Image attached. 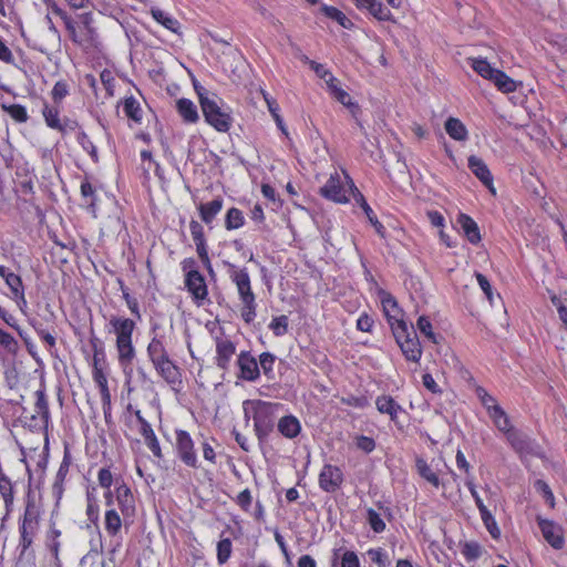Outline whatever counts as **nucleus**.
I'll return each instance as SVG.
<instances>
[{"instance_id":"f257e3e1","label":"nucleus","mask_w":567,"mask_h":567,"mask_svg":"<svg viewBox=\"0 0 567 567\" xmlns=\"http://www.w3.org/2000/svg\"><path fill=\"white\" fill-rule=\"evenodd\" d=\"M110 324L116 336V351L118 363L124 373L130 375L132 373V363L136 357V350L133 346V331L136 327L135 321L130 318L113 316L110 319Z\"/></svg>"},{"instance_id":"f03ea898","label":"nucleus","mask_w":567,"mask_h":567,"mask_svg":"<svg viewBox=\"0 0 567 567\" xmlns=\"http://www.w3.org/2000/svg\"><path fill=\"white\" fill-rule=\"evenodd\" d=\"M229 277L236 285L239 299L243 302L241 318L245 322L250 323L256 317V297L251 290L250 277L246 268L239 269L233 264H228Z\"/></svg>"},{"instance_id":"7ed1b4c3","label":"nucleus","mask_w":567,"mask_h":567,"mask_svg":"<svg viewBox=\"0 0 567 567\" xmlns=\"http://www.w3.org/2000/svg\"><path fill=\"white\" fill-rule=\"evenodd\" d=\"M199 97L200 107L206 122L218 132L229 131L233 118L229 113L224 112L216 101L215 94H209L204 87L195 85Z\"/></svg>"},{"instance_id":"20e7f679","label":"nucleus","mask_w":567,"mask_h":567,"mask_svg":"<svg viewBox=\"0 0 567 567\" xmlns=\"http://www.w3.org/2000/svg\"><path fill=\"white\" fill-rule=\"evenodd\" d=\"M392 333L404 358L417 363L423 351L414 327L406 322L392 323Z\"/></svg>"},{"instance_id":"39448f33","label":"nucleus","mask_w":567,"mask_h":567,"mask_svg":"<svg viewBox=\"0 0 567 567\" xmlns=\"http://www.w3.org/2000/svg\"><path fill=\"white\" fill-rule=\"evenodd\" d=\"M40 526V508L32 496L28 495L24 513L19 526L20 543L22 553H24L33 543Z\"/></svg>"},{"instance_id":"423d86ee","label":"nucleus","mask_w":567,"mask_h":567,"mask_svg":"<svg viewBox=\"0 0 567 567\" xmlns=\"http://www.w3.org/2000/svg\"><path fill=\"white\" fill-rule=\"evenodd\" d=\"M279 408V403L260 400L255 402L252 420L256 435L260 441H264L272 432Z\"/></svg>"},{"instance_id":"0eeeda50","label":"nucleus","mask_w":567,"mask_h":567,"mask_svg":"<svg viewBox=\"0 0 567 567\" xmlns=\"http://www.w3.org/2000/svg\"><path fill=\"white\" fill-rule=\"evenodd\" d=\"M175 434H176L175 447H176L178 457L187 466L197 468L198 467L197 455L195 452L194 441L190 437L189 433L184 430H177L175 432Z\"/></svg>"},{"instance_id":"6e6552de","label":"nucleus","mask_w":567,"mask_h":567,"mask_svg":"<svg viewBox=\"0 0 567 567\" xmlns=\"http://www.w3.org/2000/svg\"><path fill=\"white\" fill-rule=\"evenodd\" d=\"M185 287L192 295L194 302L197 306H203L208 296V289L204 276L197 270H188L185 275Z\"/></svg>"},{"instance_id":"1a4fd4ad","label":"nucleus","mask_w":567,"mask_h":567,"mask_svg":"<svg viewBox=\"0 0 567 567\" xmlns=\"http://www.w3.org/2000/svg\"><path fill=\"white\" fill-rule=\"evenodd\" d=\"M506 440L520 457L537 454L538 446L535 441L517 430L508 432Z\"/></svg>"},{"instance_id":"9d476101","label":"nucleus","mask_w":567,"mask_h":567,"mask_svg":"<svg viewBox=\"0 0 567 567\" xmlns=\"http://www.w3.org/2000/svg\"><path fill=\"white\" fill-rule=\"evenodd\" d=\"M537 523L545 540L555 549L563 548L565 540L561 526L542 517H537Z\"/></svg>"},{"instance_id":"9b49d317","label":"nucleus","mask_w":567,"mask_h":567,"mask_svg":"<svg viewBox=\"0 0 567 567\" xmlns=\"http://www.w3.org/2000/svg\"><path fill=\"white\" fill-rule=\"evenodd\" d=\"M239 368L238 378L248 382L256 381L260 375V369L255 357L248 351H243L237 358Z\"/></svg>"},{"instance_id":"f8f14e48","label":"nucleus","mask_w":567,"mask_h":567,"mask_svg":"<svg viewBox=\"0 0 567 567\" xmlns=\"http://www.w3.org/2000/svg\"><path fill=\"white\" fill-rule=\"evenodd\" d=\"M343 475L338 466L327 464L319 475V485L327 493L336 492L342 484Z\"/></svg>"},{"instance_id":"ddd939ff","label":"nucleus","mask_w":567,"mask_h":567,"mask_svg":"<svg viewBox=\"0 0 567 567\" xmlns=\"http://www.w3.org/2000/svg\"><path fill=\"white\" fill-rule=\"evenodd\" d=\"M320 194L336 203H347L349 200L347 190L340 182L338 173L330 175L327 183L320 188Z\"/></svg>"},{"instance_id":"4468645a","label":"nucleus","mask_w":567,"mask_h":567,"mask_svg":"<svg viewBox=\"0 0 567 567\" xmlns=\"http://www.w3.org/2000/svg\"><path fill=\"white\" fill-rule=\"evenodd\" d=\"M117 506L123 515V519L133 517L135 513V499L130 487L122 483L115 488Z\"/></svg>"},{"instance_id":"2eb2a0df","label":"nucleus","mask_w":567,"mask_h":567,"mask_svg":"<svg viewBox=\"0 0 567 567\" xmlns=\"http://www.w3.org/2000/svg\"><path fill=\"white\" fill-rule=\"evenodd\" d=\"M0 277L4 279L7 286L11 290L12 296L18 301V303H22L25 306L27 300L24 298V287L21 277L12 272L6 266H0Z\"/></svg>"},{"instance_id":"dca6fc26","label":"nucleus","mask_w":567,"mask_h":567,"mask_svg":"<svg viewBox=\"0 0 567 567\" xmlns=\"http://www.w3.org/2000/svg\"><path fill=\"white\" fill-rule=\"evenodd\" d=\"M235 352L236 346L233 341L225 338L216 339V364L218 368L227 370Z\"/></svg>"},{"instance_id":"f3484780","label":"nucleus","mask_w":567,"mask_h":567,"mask_svg":"<svg viewBox=\"0 0 567 567\" xmlns=\"http://www.w3.org/2000/svg\"><path fill=\"white\" fill-rule=\"evenodd\" d=\"M78 33L81 38H79V44L91 43L96 37V30L93 25L94 19L91 12H84L78 14Z\"/></svg>"},{"instance_id":"a211bd4d","label":"nucleus","mask_w":567,"mask_h":567,"mask_svg":"<svg viewBox=\"0 0 567 567\" xmlns=\"http://www.w3.org/2000/svg\"><path fill=\"white\" fill-rule=\"evenodd\" d=\"M468 168L493 193V177L484 161L475 155L468 157Z\"/></svg>"},{"instance_id":"6ab92c4d","label":"nucleus","mask_w":567,"mask_h":567,"mask_svg":"<svg viewBox=\"0 0 567 567\" xmlns=\"http://www.w3.org/2000/svg\"><path fill=\"white\" fill-rule=\"evenodd\" d=\"M350 189L353 193V198L358 205L363 209L364 214L367 215L369 221L374 227L375 231L384 237V226L378 220L375 214L373 213L372 208L367 203L364 196L358 190V188L354 186L352 181L350 179Z\"/></svg>"},{"instance_id":"aec40b11","label":"nucleus","mask_w":567,"mask_h":567,"mask_svg":"<svg viewBox=\"0 0 567 567\" xmlns=\"http://www.w3.org/2000/svg\"><path fill=\"white\" fill-rule=\"evenodd\" d=\"M359 9H367L379 21H394L391 11L377 0H353Z\"/></svg>"},{"instance_id":"412c9836","label":"nucleus","mask_w":567,"mask_h":567,"mask_svg":"<svg viewBox=\"0 0 567 567\" xmlns=\"http://www.w3.org/2000/svg\"><path fill=\"white\" fill-rule=\"evenodd\" d=\"M34 394L37 399L34 403L35 414L31 415V420L34 421L39 416L42 425L48 427L50 421V410L44 386L41 385V388L38 389Z\"/></svg>"},{"instance_id":"4be33fe9","label":"nucleus","mask_w":567,"mask_h":567,"mask_svg":"<svg viewBox=\"0 0 567 567\" xmlns=\"http://www.w3.org/2000/svg\"><path fill=\"white\" fill-rule=\"evenodd\" d=\"M224 206V199L216 197L212 202L200 203L197 207L202 221L210 225Z\"/></svg>"},{"instance_id":"5701e85b","label":"nucleus","mask_w":567,"mask_h":567,"mask_svg":"<svg viewBox=\"0 0 567 567\" xmlns=\"http://www.w3.org/2000/svg\"><path fill=\"white\" fill-rule=\"evenodd\" d=\"M464 235L471 244H478L481 241V234L476 221L466 214L461 213L457 217Z\"/></svg>"},{"instance_id":"b1692460","label":"nucleus","mask_w":567,"mask_h":567,"mask_svg":"<svg viewBox=\"0 0 567 567\" xmlns=\"http://www.w3.org/2000/svg\"><path fill=\"white\" fill-rule=\"evenodd\" d=\"M381 303L388 322L392 327V323L405 322L400 318L401 310L398 306L396 300L390 293H382Z\"/></svg>"},{"instance_id":"393cba45","label":"nucleus","mask_w":567,"mask_h":567,"mask_svg":"<svg viewBox=\"0 0 567 567\" xmlns=\"http://www.w3.org/2000/svg\"><path fill=\"white\" fill-rule=\"evenodd\" d=\"M278 431L287 439H295L301 432V424L293 415H286L278 421Z\"/></svg>"},{"instance_id":"a878e982","label":"nucleus","mask_w":567,"mask_h":567,"mask_svg":"<svg viewBox=\"0 0 567 567\" xmlns=\"http://www.w3.org/2000/svg\"><path fill=\"white\" fill-rule=\"evenodd\" d=\"M375 405L380 413L389 414L392 421H395L398 413L402 411L401 405H399L393 398L388 395L377 398Z\"/></svg>"},{"instance_id":"bb28decb","label":"nucleus","mask_w":567,"mask_h":567,"mask_svg":"<svg viewBox=\"0 0 567 567\" xmlns=\"http://www.w3.org/2000/svg\"><path fill=\"white\" fill-rule=\"evenodd\" d=\"M140 432H141L142 436L144 437L147 447L152 451L154 456H156L157 458H162L163 454H162V450L159 446V442H158L151 424L148 422H144L143 427H140Z\"/></svg>"},{"instance_id":"cd10ccee","label":"nucleus","mask_w":567,"mask_h":567,"mask_svg":"<svg viewBox=\"0 0 567 567\" xmlns=\"http://www.w3.org/2000/svg\"><path fill=\"white\" fill-rule=\"evenodd\" d=\"M154 369L167 383L176 384L181 382V369L173 361L161 364Z\"/></svg>"},{"instance_id":"c85d7f7f","label":"nucleus","mask_w":567,"mask_h":567,"mask_svg":"<svg viewBox=\"0 0 567 567\" xmlns=\"http://www.w3.org/2000/svg\"><path fill=\"white\" fill-rule=\"evenodd\" d=\"M177 111L185 122L195 123L198 121L196 105L188 99H179L176 103Z\"/></svg>"},{"instance_id":"c756f323","label":"nucleus","mask_w":567,"mask_h":567,"mask_svg":"<svg viewBox=\"0 0 567 567\" xmlns=\"http://www.w3.org/2000/svg\"><path fill=\"white\" fill-rule=\"evenodd\" d=\"M445 131L455 141L467 140V130L458 118L449 117L445 122Z\"/></svg>"},{"instance_id":"7c9ffc66","label":"nucleus","mask_w":567,"mask_h":567,"mask_svg":"<svg viewBox=\"0 0 567 567\" xmlns=\"http://www.w3.org/2000/svg\"><path fill=\"white\" fill-rule=\"evenodd\" d=\"M104 525L111 537L116 538L118 536L122 528V518L116 509L111 508L105 512Z\"/></svg>"},{"instance_id":"2f4dec72","label":"nucleus","mask_w":567,"mask_h":567,"mask_svg":"<svg viewBox=\"0 0 567 567\" xmlns=\"http://www.w3.org/2000/svg\"><path fill=\"white\" fill-rule=\"evenodd\" d=\"M492 82L503 93H512L517 90V82L498 69L494 72Z\"/></svg>"},{"instance_id":"473e14b6","label":"nucleus","mask_w":567,"mask_h":567,"mask_svg":"<svg viewBox=\"0 0 567 567\" xmlns=\"http://www.w3.org/2000/svg\"><path fill=\"white\" fill-rule=\"evenodd\" d=\"M340 559L341 567H360L358 555L352 550L338 548L333 550V564Z\"/></svg>"},{"instance_id":"72a5a7b5","label":"nucleus","mask_w":567,"mask_h":567,"mask_svg":"<svg viewBox=\"0 0 567 567\" xmlns=\"http://www.w3.org/2000/svg\"><path fill=\"white\" fill-rule=\"evenodd\" d=\"M42 115L48 127L52 130L61 128V117L59 106L44 103Z\"/></svg>"},{"instance_id":"f704fd0d","label":"nucleus","mask_w":567,"mask_h":567,"mask_svg":"<svg viewBox=\"0 0 567 567\" xmlns=\"http://www.w3.org/2000/svg\"><path fill=\"white\" fill-rule=\"evenodd\" d=\"M0 494L3 498L6 509L9 513L13 505L14 494L10 478L0 472Z\"/></svg>"},{"instance_id":"c9c22d12","label":"nucleus","mask_w":567,"mask_h":567,"mask_svg":"<svg viewBox=\"0 0 567 567\" xmlns=\"http://www.w3.org/2000/svg\"><path fill=\"white\" fill-rule=\"evenodd\" d=\"M151 14L158 23H161L166 29L171 30L172 32H177L179 29V22L169 16L168 13L164 12L163 10L158 8H152Z\"/></svg>"},{"instance_id":"e433bc0d","label":"nucleus","mask_w":567,"mask_h":567,"mask_svg":"<svg viewBox=\"0 0 567 567\" xmlns=\"http://www.w3.org/2000/svg\"><path fill=\"white\" fill-rule=\"evenodd\" d=\"M415 466H416L417 473L420 474L421 477H423L426 482H429L434 487L440 486V478H439L437 474L423 458H417L415 462Z\"/></svg>"},{"instance_id":"4c0bfd02","label":"nucleus","mask_w":567,"mask_h":567,"mask_svg":"<svg viewBox=\"0 0 567 567\" xmlns=\"http://www.w3.org/2000/svg\"><path fill=\"white\" fill-rule=\"evenodd\" d=\"M468 61L475 72H477L482 78L492 81L494 72H496L497 69L492 68L485 59L470 58Z\"/></svg>"},{"instance_id":"58836bf2","label":"nucleus","mask_w":567,"mask_h":567,"mask_svg":"<svg viewBox=\"0 0 567 567\" xmlns=\"http://www.w3.org/2000/svg\"><path fill=\"white\" fill-rule=\"evenodd\" d=\"M489 417L493 420L495 426L502 431V432H505L506 435L508 434V432H512L514 429H512L511 426V421H509V417L508 415L506 414V412L502 409V406L499 408H494V412H492L491 414H488Z\"/></svg>"},{"instance_id":"ea45409f","label":"nucleus","mask_w":567,"mask_h":567,"mask_svg":"<svg viewBox=\"0 0 567 567\" xmlns=\"http://www.w3.org/2000/svg\"><path fill=\"white\" fill-rule=\"evenodd\" d=\"M245 224V217L240 209L231 207L227 210L225 216V228L227 230H234L243 227Z\"/></svg>"},{"instance_id":"a19ab883","label":"nucleus","mask_w":567,"mask_h":567,"mask_svg":"<svg viewBox=\"0 0 567 567\" xmlns=\"http://www.w3.org/2000/svg\"><path fill=\"white\" fill-rule=\"evenodd\" d=\"M321 12L326 17L337 21L341 27L346 29H350L353 25L351 20L348 19L347 16L336 7L323 4L321 7Z\"/></svg>"},{"instance_id":"79ce46f5","label":"nucleus","mask_w":567,"mask_h":567,"mask_svg":"<svg viewBox=\"0 0 567 567\" xmlns=\"http://www.w3.org/2000/svg\"><path fill=\"white\" fill-rule=\"evenodd\" d=\"M123 111L128 118L133 120L136 123L141 122L142 109L138 101L135 97L130 96L124 100Z\"/></svg>"},{"instance_id":"37998d69","label":"nucleus","mask_w":567,"mask_h":567,"mask_svg":"<svg viewBox=\"0 0 567 567\" xmlns=\"http://www.w3.org/2000/svg\"><path fill=\"white\" fill-rule=\"evenodd\" d=\"M333 97L349 109L352 116L358 120V115L360 113V107L357 103L351 101L350 95L342 89H336Z\"/></svg>"},{"instance_id":"c03bdc74","label":"nucleus","mask_w":567,"mask_h":567,"mask_svg":"<svg viewBox=\"0 0 567 567\" xmlns=\"http://www.w3.org/2000/svg\"><path fill=\"white\" fill-rule=\"evenodd\" d=\"M262 95H264V99H265V101L267 103L268 110H269L270 114L272 115V117H274L278 128L284 134H287V130H286L285 123H284L281 116L279 115V105L266 92H262Z\"/></svg>"},{"instance_id":"a18cd8bd","label":"nucleus","mask_w":567,"mask_h":567,"mask_svg":"<svg viewBox=\"0 0 567 567\" xmlns=\"http://www.w3.org/2000/svg\"><path fill=\"white\" fill-rule=\"evenodd\" d=\"M480 514H481V518H482L485 527L487 528L488 533L491 534V536L493 538H498L501 535V530L497 527L496 520L493 517V515L491 514V512L487 509V507H483L482 511L480 512Z\"/></svg>"},{"instance_id":"49530a36","label":"nucleus","mask_w":567,"mask_h":567,"mask_svg":"<svg viewBox=\"0 0 567 567\" xmlns=\"http://www.w3.org/2000/svg\"><path fill=\"white\" fill-rule=\"evenodd\" d=\"M70 460L65 455L56 473L55 482L53 484L54 493L60 497L62 494V484L69 472Z\"/></svg>"},{"instance_id":"de8ad7c7","label":"nucleus","mask_w":567,"mask_h":567,"mask_svg":"<svg viewBox=\"0 0 567 567\" xmlns=\"http://www.w3.org/2000/svg\"><path fill=\"white\" fill-rule=\"evenodd\" d=\"M276 361V357L270 352H262L259 355V363L260 369L262 370L264 374L269 379H274V364Z\"/></svg>"},{"instance_id":"09e8293b","label":"nucleus","mask_w":567,"mask_h":567,"mask_svg":"<svg viewBox=\"0 0 567 567\" xmlns=\"http://www.w3.org/2000/svg\"><path fill=\"white\" fill-rule=\"evenodd\" d=\"M2 110L19 123H25L28 121L27 110L20 104H2Z\"/></svg>"},{"instance_id":"8fccbe9b","label":"nucleus","mask_w":567,"mask_h":567,"mask_svg":"<svg viewBox=\"0 0 567 567\" xmlns=\"http://www.w3.org/2000/svg\"><path fill=\"white\" fill-rule=\"evenodd\" d=\"M78 142L87 152L93 162L96 163L99 161L97 150L85 132L82 131L78 134Z\"/></svg>"},{"instance_id":"3c124183","label":"nucleus","mask_w":567,"mask_h":567,"mask_svg":"<svg viewBox=\"0 0 567 567\" xmlns=\"http://www.w3.org/2000/svg\"><path fill=\"white\" fill-rule=\"evenodd\" d=\"M166 351L167 350L164 346L163 338L159 336H154L147 346L148 359L152 360L157 355L164 354Z\"/></svg>"},{"instance_id":"603ef678","label":"nucleus","mask_w":567,"mask_h":567,"mask_svg":"<svg viewBox=\"0 0 567 567\" xmlns=\"http://www.w3.org/2000/svg\"><path fill=\"white\" fill-rule=\"evenodd\" d=\"M231 540L223 538L217 544V560L219 564H225L231 555Z\"/></svg>"},{"instance_id":"864d4df0","label":"nucleus","mask_w":567,"mask_h":567,"mask_svg":"<svg viewBox=\"0 0 567 567\" xmlns=\"http://www.w3.org/2000/svg\"><path fill=\"white\" fill-rule=\"evenodd\" d=\"M288 317L282 315L279 317H275L271 320L269 328L272 330L275 336L281 337L288 332Z\"/></svg>"},{"instance_id":"5fc2aeb1","label":"nucleus","mask_w":567,"mask_h":567,"mask_svg":"<svg viewBox=\"0 0 567 567\" xmlns=\"http://www.w3.org/2000/svg\"><path fill=\"white\" fill-rule=\"evenodd\" d=\"M367 520L374 533H382L385 529V523L381 518L380 514L374 509L369 508L367 511Z\"/></svg>"},{"instance_id":"6e6d98bb","label":"nucleus","mask_w":567,"mask_h":567,"mask_svg":"<svg viewBox=\"0 0 567 567\" xmlns=\"http://www.w3.org/2000/svg\"><path fill=\"white\" fill-rule=\"evenodd\" d=\"M368 556L370 559L378 565V567H389L390 560L388 555L383 551L382 548H371L368 550Z\"/></svg>"},{"instance_id":"4d7b16f0","label":"nucleus","mask_w":567,"mask_h":567,"mask_svg":"<svg viewBox=\"0 0 567 567\" xmlns=\"http://www.w3.org/2000/svg\"><path fill=\"white\" fill-rule=\"evenodd\" d=\"M68 94L69 86L64 81H58L51 91L52 100L56 105H59Z\"/></svg>"},{"instance_id":"13d9d810","label":"nucleus","mask_w":567,"mask_h":567,"mask_svg":"<svg viewBox=\"0 0 567 567\" xmlns=\"http://www.w3.org/2000/svg\"><path fill=\"white\" fill-rule=\"evenodd\" d=\"M416 324H417V329L421 331V333H423L432 342H436V337L432 330V323L430 322V320L426 317L421 316L417 319Z\"/></svg>"},{"instance_id":"bf43d9fd","label":"nucleus","mask_w":567,"mask_h":567,"mask_svg":"<svg viewBox=\"0 0 567 567\" xmlns=\"http://www.w3.org/2000/svg\"><path fill=\"white\" fill-rule=\"evenodd\" d=\"M65 29L69 32L71 40L79 44L80 34L78 33V23L68 13L62 18Z\"/></svg>"},{"instance_id":"052dcab7","label":"nucleus","mask_w":567,"mask_h":567,"mask_svg":"<svg viewBox=\"0 0 567 567\" xmlns=\"http://www.w3.org/2000/svg\"><path fill=\"white\" fill-rule=\"evenodd\" d=\"M195 245H196V251H197L199 259L205 265V267L208 269V271L212 274L213 268H212L210 259L208 256L206 240L197 241V243H195Z\"/></svg>"},{"instance_id":"680f3d73","label":"nucleus","mask_w":567,"mask_h":567,"mask_svg":"<svg viewBox=\"0 0 567 567\" xmlns=\"http://www.w3.org/2000/svg\"><path fill=\"white\" fill-rule=\"evenodd\" d=\"M462 554L467 559H477L482 554V548L476 542H467L463 546Z\"/></svg>"},{"instance_id":"e2e57ef3","label":"nucleus","mask_w":567,"mask_h":567,"mask_svg":"<svg viewBox=\"0 0 567 567\" xmlns=\"http://www.w3.org/2000/svg\"><path fill=\"white\" fill-rule=\"evenodd\" d=\"M535 487L538 492H540L543 494L545 501L550 505V507H554L555 498H554V494H553L550 487L548 486V484L546 482H544L543 480H537L535 482Z\"/></svg>"},{"instance_id":"0e129e2a","label":"nucleus","mask_w":567,"mask_h":567,"mask_svg":"<svg viewBox=\"0 0 567 567\" xmlns=\"http://www.w3.org/2000/svg\"><path fill=\"white\" fill-rule=\"evenodd\" d=\"M355 446L365 453H371L375 449V442L372 437L359 435L355 437Z\"/></svg>"},{"instance_id":"69168bd1","label":"nucleus","mask_w":567,"mask_h":567,"mask_svg":"<svg viewBox=\"0 0 567 567\" xmlns=\"http://www.w3.org/2000/svg\"><path fill=\"white\" fill-rule=\"evenodd\" d=\"M475 277H476L478 286L481 287V289L486 295V297H487L488 301L491 302V305H493L494 303V296H493L492 286L489 284L488 279L484 275H482L480 272H476Z\"/></svg>"},{"instance_id":"338daca9","label":"nucleus","mask_w":567,"mask_h":567,"mask_svg":"<svg viewBox=\"0 0 567 567\" xmlns=\"http://www.w3.org/2000/svg\"><path fill=\"white\" fill-rule=\"evenodd\" d=\"M189 230H190L194 243L206 240L205 234H204V228L197 220H194V219L190 220Z\"/></svg>"},{"instance_id":"774afa93","label":"nucleus","mask_w":567,"mask_h":567,"mask_svg":"<svg viewBox=\"0 0 567 567\" xmlns=\"http://www.w3.org/2000/svg\"><path fill=\"white\" fill-rule=\"evenodd\" d=\"M251 493L249 489L240 492L236 498L237 504L245 511L248 512L251 505Z\"/></svg>"}]
</instances>
